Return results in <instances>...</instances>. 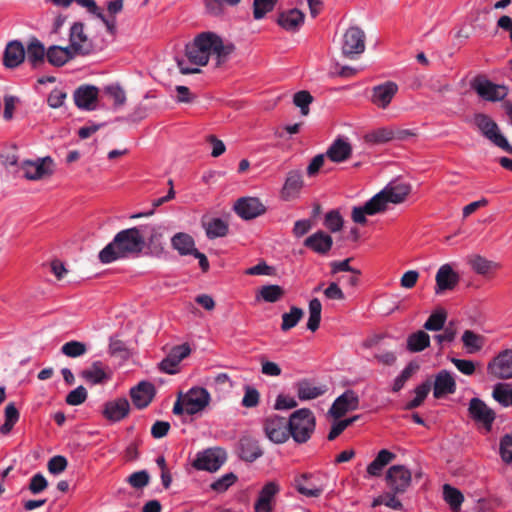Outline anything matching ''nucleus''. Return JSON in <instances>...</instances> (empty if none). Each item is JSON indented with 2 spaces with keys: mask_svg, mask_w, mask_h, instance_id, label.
<instances>
[{
  "mask_svg": "<svg viewBox=\"0 0 512 512\" xmlns=\"http://www.w3.org/2000/svg\"><path fill=\"white\" fill-rule=\"evenodd\" d=\"M185 412L194 415L202 411L210 402L209 392L202 387L191 388L184 396Z\"/></svg>",
  "mask_w": 512,
  "mask_h": 512,
  "instance_id": "f8f14e48",
  "label": "nucleus"
},
{
  "mask_svg": "<svg viewBox=\"0 0 512 512\" xmlns=\"http://www.w3.org/2000/svg\"><path fill=\"white\" fill-rule=\"evenodd\" d=\"M237 480V476L234 473H227L214 481L210 487L212 490L222 493L225 492L230 486H232Z\"/></svg>",
  "mask_w": 512,
  "mask_h": 512,
  "instance_id": "6e6d98bb",
  "label": "nucleus"
},
{
  "mask_svg": "<svg viewBox=\"0 0 512 512\" xmlns=\"http://www.w3.org/2000/svg\"><path fill=\"white\" fill-rule=\"evenodd\" d=\"M130 404L126 398H117L104 404L103 415L112 422H118L128 416Z\"/></svg>",
  "mask_w": 512,
  "mask_h": 512,
  "instance_id": "a878e982",
  "label": "nucleus"
},
{
  "mask_svg": "<svg viewBox=\"0 0 512 512\" xmlns=\"http://www.w3.org/2000/svg\"><path fill=\"white\" fill-rule=\"evenodd\" d=\"M324 224L331 232H338L342 229L343 218L338 211L332 210L326 214Z\"/></svg>",
  "mask_w": 512,
  "mask_h": 512,
  "instance_id": "13d9d810",
  "label": "nucleus"
},
{
  "mask_svg": "<svg viewBox=\"0 0 512 512\" xmlns=\"http://www.w3.org/2000/svg\"><path fill=\"white\" fill-rule=\"evenodd\" d=\"M260 394L257 389L247 386L242 398V405L246 408H253L259 404Z\"/></svg>",
  "mask_w": 512,
  "mask_h": 512,
  "instance_id": "680f3d73",
  "label": "nucleus"
},
{
  "mask_svg": "<svg viewBox=\"0 0 512 512\" xmlns=\"http://www.w3.org/2000/svg\"><path fill=\"white\" fill-rule=\"evenodd\" d=\"M470 87L483 100L502 101L508 94V87L490 81L485 75H477L470 81Z\"/></svg>",
  "mask_w": 512,
  "mask_h": 512,
  "instance_id": "20e7f679",
  "label": "nucleus"
},
{
  "mask_svg": "<svg viewBox=\"0 0 512 512\" xmlns=\"http://www.w3.org/2000/svg\"><path fill=\"white\" fill-rule=\"evenodd\" d=\"M468 410L472 419L482 423L487 430L491 429L495 420V412L484 401L479 398H472Z\"/></svg>",
  "mask_w": 512,
  "mask_h": 512,
  "instance_id": "6ab92c4d",
  "label": "nucleus"
},
{
  "mask_svg": "<svg viewBox=\"0 0 512 512\" xmlns=\"http://www.w3.org/2000/svg\"><path fill=\"white\" fill-rule=\"evenodd\" d=\"M303 187V178L301 171H289L282 188V197L285 200L294 199Z\"/></svg>",
  "mask_w": 512,
  "mask_h": 512,
  "instance_id": "c756f323",
  "label": "nucleus"
},
{
  "mask_svg": "<svg viewBox=\"0 0 512 512\" xmlns=\"http://www.w3.org/2000/svg\"><path fill=\"white\" fill-rule=\"evenodd\" d=\"M352 147L349 142L337 138L327 149L326 156L333 162L341 163L350 158Z\"/></svg>",
  "mask_w": 512,
  "mask_h": 512,
  "instance_id": "2f4dec72",
  "label": "nucleus"
},
{
  "mask_svg": "<svg viewBox=\"0 0 512 512\" xmlns=\"http://www.w3.org/2000/svg\"><path fill=\"white\" fill-rule=\"evenodd\" d=\"M47 486L48 482L46 478L41 473H37L30 480L29 490L33 494H39L42 491H44L47 488Z\"/></svg>",
  "mask_w": 512,
  "mask_h": 512,
  "instance_id": "774afa93",
  "label": "nucleus"
},
{
  "mask_svg": "<svg viewBox=\"0 0 512 512\" xmlns=\"http://www.w3.org/2000/svg\"><path fill=\"white\" fill-rule=\"evenodd\" d=\"M461 340L464 348L469 354L479 352L484 347L486 342V339L483 335L477 334L472 330H465Z\"/></svg>",
  "mask_w": 512,
  "mask_h": 512,
  "instance_id": "e433bc0d",
  "label": "nucleus"
},
{
  "mask_svg": "<svg viewBox=\"0 0 512 512\" xmlns=\"http://www.w3.org/2000/svg\"><path fill=\"white\" fill-rule=\"evenodd\" d=\"M297 396L300 400L316 399L327 392L325 385H315L310 379L304 378L295 383Z\"/></svg>",
  "mask_w": 512,
  "mask_h": 512,
  "instance_id": "cd10ccee",
  "label": "nucleus"
},
{
  "mask_svg": "<svg viewBox=\"0 0 512 512\" xmlns=\"http://www.w3.org/2000/svg\"><path fill=\"white\" fill-rule=\"evenodd\" d=\"M469 264L477 274L483 276H486L499 268L498 263L488 260L480 255L471 256L469 259Z\"/></svg>",
  "mask_w": 512,
  "mask_h": 512,
  "instance_id": "ea45409f",
  "label": "nucleus"
},
{
  "mask_svg": "<svg viewBox=\"0 0 512 512\" xmlns=\"http://www.w3.org/2000/svg\"><path fill=\"white\" fill-rule=\"evenodd\" d=\"M456 391V381L452 374L447 370H441L435 375L433 383V396L441 399L448 394H454Z\"/></svg>",
  "mask_w": 512,
  "mask_h": 512,
  "instance_id": "b1692460",
  "label": "nucleus"
},
{
  "mask_svg": "<svg viewBox=\"0 0 512 512\" xmlns=\"http://www.w3.org/2000/svg\"><path fill=\"white\" fill-rule=\"evenodd\" d=\"M279 491L280 487L275 481L267 482L260 490L254 504L255 512H272L274 498Z\"/></svg>",
  "mask_w": 512,
  "mask_h": 512,
  "instance_id": "4be33fe9",
  "label": "nucleus"
},
{
  "mask_svg": "<svg viewBox=\"0 0 512 512\" xmlns=\"http://www.w3.org/2000/svg\"><path fill=\"white\" fill-rule=\"evenodd\" d=\"M155 387L152 383L141 381L135 387L131 388L130 396L133 404L138 409L146 408L155 396Z\"/></svg>",
  "mask_w": 512,
  "mask_h": 512,
  "instance_id": "5701e85b",
  "label": "nucleus"
},
{
  "mask_svg": "<svg viewBox=\"0 0 512 512\" xmlns=\"http://www.w3.org/2000/svg\"><path fill=\"white\" fill-rule=\"evenodd\" d=\"M296 487L299 493L307 497H319L323 488L308 481V475L303 474L296 480Z\"/></svg>",
  "mask_w": 512,
  "mask_h": 512,
  "instance_id": "37998d69",
  "label": "nucleus"
},
{
  "mask_svg": "<svg viewBox=\"0 0 512 512\" xmlns=\"http://www.w3.org/2000/svg\"><path fill=\"white\" fill-rule=\"evenodd\" d=\"M365 33L357 27L352 26L343 35L341 51L343 56L355 59L365 51Z\"/></svg>",
  "mask_w": 512,
  "mask_h": 512,
  "instance_id": "0eeeda50",
  "label": "nucleus"
},
{
  "mask_svg": "<svg viewBox=\"0 0 512 512\" xmlns=\"http://www.w3.org/2000/svg\"><path fill=\"white\" fill-rule=\"evenodd\" d=\"M398 92V85L395 82L387 81L372 88L371 101L379 108L385 109L391 103Z\"/></svg>",
  "mask_w": 512,
  "mask_h": 512,
  "instance_id": "412c9836",
  "label": "nucleus"
},
{
  "mask_svg": "<svg viewBox=\"0 0 512 512\" xmlns=\"http://www.w3.org/2000/svg\"><path fill=\"white\" fill-rule=\"evenodd\" d=\"M443 333L437 334L434 336L435 341L442 345L444 342H452L454 341L457 331L454 327V324L450 322L448 325H444V328L442 329Z\"/></svg>",
  "mask_w": 512,
  "mask_h": 512,
  "instance_id": "69168bd1",
  "label": "nucleus"
},
{
  "mask_svg": "<svg viewBox=\"0 0 512 512\" xmlns=\"http://www.w3.org/2000/svg\"><path fill=\"white\" fill-rule=\"evenodd\" d=\"M359 406V397L353 390H346L333 402L329 413L334 418H341L348 411L356 410Z\"/></svg>",
  "mask_w": 512,
  "mask_h": 512,
  "instance_id": "a211bd4d",
  "label": "nucleus"
},
{
  "mask_svg": "<svg viewBox=\"0 0 512 512\" xmlns=\"http://www.w3.org/2000/svg\"><path fill=\"white\" fill-rule=\"evenodd\" d=\"M68 462L64 456L56 455L48 461V471L51 474L57 475L62 473L67 468Z\"/></svg>",
  "mask_w": 512,
  "mask_h": 512,
  "instance_id": "e2e57ef3",
  "label": "nucleus"
},
{
  "mask_svg": "<svg viewBox=\"0 0 512 512\" xmlns=\"http://www.w3.org/2000/svg\"><path fill=\"white\" fill-rule=\"evenodd\" d=\"M26 57V51L23 44L18 40L10 41L3 53V65L6 68L13 69L23 63Z\"/></svg>",
  "mask_w": 512,
  "mask_h": 512,
  "instance_id": "393cba45",
  "label": "nucleus"
},
{
  "mask_svg": "<svg viewBox=\"0 0 512 512\" xmlns=\"http://www.w3.org/2000/svg\"><path fill=\"white\" fill-rule=\"evenodd\" d=\"M475 124L482 134L494 145L505 152L512 154V146L509 144L505 136L500 133L497 123L488 115L482 113L476 114Z\"/></svg>",
  "mask_w": 512,
  "mask_h": 512,
  "instance_id": "39448f33",
  "label": "nucleus"
},
{
  "mask_svg": "<svg viewBox=\"0 0 512 512\" xmlns=\"http://www.w3.org/2000/svg\"><path fill=\"white\" fill-rule=\"evenodd\" d=\"M487 372L497 379L512 378V350L506 349L495 356L487 365Z\"/></svg>",
  "mask_w": 512,
  "mask_h": 512,
  "instance_id": "9b49d317",
  "label": "nucleus"
},
{
  "mask_svg": "<svg viewBox=\"0 0 512 512\" xmlns=\"http://www.w3.org/2000/svg\"><path fill=\"white\" fill-rule=\"evenodd\" d=\"M278 0H253V17L255 20H260L265 15L271 12Z\"/></svg>",
  "mask_w": 512,
  "mask_h": 512,
  "instance_id": "603ef678",
  "label": "nucleus"
},
{
  "mask_svg": "<svg viewBox=\"0 0 512 512\" xmlns=\"http://www.w3.org/2000/svg\"><path fill=\"white\" fill-rule=\"evenodd\" d=\"M204 226L209 239L224 237L228 233V224L220 218H213L205 223Z\"/></svg>",
  "mask_w": 512,
  "mask_h": 512,
  "instance_id": "a19ab883",
  "label": "nucleus"
},
{
  "mask_svg": "<svg viewBox=\"0 0 512 512\" xmlns=\"http://www.w3.org/2000/svg\"><path fill=\"white\" fill-rule=\"evenodd\" d=\"M430 346V336L422 330L410 334L407 338V349L410 352L417 353Z\"/></svg>",
  "mask_w": 512,
  "mask_h": 512,
  "instance_id": "58836bf2",
  "label": "nucleus"
},
{
  "mask_svg": "<svg viewBox=\"0 0 512 512\" xmlns=\"http://www.w3.org/2000/svg\"><path fill=\"white\" fill-rule=\"evenodd\" d=\"M289 438L298 444L306 443L312 436L316 419L313 412L308 408H301L294 411L287 420Z\"/></svg>",
  "mask_w": 512,
  "mask_h": 512,
  "instance_id": "7ed1b4c3",
  "label": "nucleus"
},
{
  "mask_svg": "<svg viewBox=\"0 0 512 512\" xmlns=\"http://www.w3.org/2000/svg\"><path fill=\"white\" fill-rule=\"evenodd\" d=\"M446 319V311L444 309H437L431 313L423 327L428 331H440L444 328Z\"/></svg>",
  "mask_w": 512,
  "mask_h": 512,
  "instance_id": "a18cd8bd",
  "label": "nucleus"
},
{
  "mask_svg": "<svg viewBox=\"0 0 512 512\" xmlns=\"http://www.w3.org/2000/svg\"><path fill=\"white\" fill-rule=\"evenodd\" d=\"M431 385L432 384H431L430 380H427L424 383H422L421 385L417 386L415 388L416 396L406 404L405 409L412 410V409L419 407L424 402L429 391L431 390Z\"/></svg>",
  "mask_w": 512,
  "mask_h": 512,
  "instance_id": "09e8293b",
  "label": "nucleus"
},
{
  "mask_svg": "<svg viewBox=\"0 0 512 512\" xmlns=\"http://www.w3.org/2000/svg\"><path fill=\"white\" fill-rule=\"evenodd\" d=\"M53 161L50 157H45L37 161H25L23 163V172L25 178L29 180H39L52 174Z\"/></svg>",
  "mask_w": 512,
  "mask_h": 512,
  "instance_id": "aec40b11",
  "label": "nucleus"
},
{
  "mask_svg": "<svg viewBox=\"0 0 512 512\" xmlns=\"http://www.w3.org/2000/svg\"><path fill=\"white\" fill-rule=\"evenodd\" d=\"M387 208V198L381 190L370 200H368L363 206L353 207L351 217L355 223L364 225L367 222L366 215L373 216L379 213H383L387 210Z\"/></svg>",
  "mask_w": 512,
  "mask_h": 512,
  "instance_id": "423d86ee",
  "label": "nucleus"
},
{
  "mask_svg": "<svg viewBox=\"0 0 512 512\" xmlns=\"http://www.w3.org/2000/svg\"><path fill=\"white\" fill-rule=\"evenodd\" d=\"M191 349L188 344L174 346L168 355L159 363V369L167 374H176L180 362L188 357Z\"/></svg>",
  "mask_w": 512,
  "mask_h": 512,
  "instance_id": "2eb2a0df",
  "label": "nucleus"
},
{
  "mask_svg": "<svg viewBox=\"0 0 512 512\" xmlns=\"http://www.w3.org/2000/svg\"><path fill=\"white\" fill-rule=\"evenodd\" d=\"M435 281V294L442 295L445 291H451L458 285L460 276L449 264H444L438 269Z\"/></svg>",
  "mask_w": 512,
  "mask_h": 512,
  "instance_id": "f3484780",
  "label": "nucleus"
},
{
  "mask_svg": "<svg viewBox=\"0 0 512 512\" xmlns=\"http://www.w3.org/2000/svg\"><path fill=\"white\" fill-rule=\"evenodd\" d=\"M235 46L232 43L224 44L220 36L214 32H202L198 34L193 42L186 45L185 59H177V66L184 75L199 73L198 67H190L188 63L195 66H205L211 54L217 58V66L222 65L234 52Z\"/></svg>",
  "mask_w": 512,
  "mask_h": 512,
  "instance_id": "f257e3e1",
  "label": "nucleus"
},
{
  "mask_svg": "<svg viewBox=\"0 0 512 512\" xmlns=\"http://www.w3.org/2000/svg\"><path fill=\"white\" fill-rule=\"evenodd\" d=\"M171 244L181 255H192L195 248L193 238L186 233H177L171 239Z\"/></svg>",
  "mask_w": 512,
  "mask_h": 512,
  "instance_id": "4c0bfd02",
  "label": "nucleus"
},
{
  "mask_svg": "<svg viewBox=\"0 0 512 512\" xmlns=\"http://www.w3.org/2000/svg\"><path fill=\"white\" fill-rule=\"evenodd\" d=\"M234 211L242 219L251 220L264 214L266 207L256 197H242L235 202Z\"/></svg>",
  "mask_w": 512,
  "mask_h": 512,
  "instance_id": "ddd939ff",
  "label": "nucleus"
},
{
  "mask_svg": "<svg viewBox=\"0 0 512 512\" xmlns=\"http://www.w3.org/2000/svg\"><path fill=\"white\" fill-rule=\"evenodd\" d=\"M284 294V289L279 285H265L258 291L257 298H262L268 303H275L279 301Z\"/></svg>",
  "mask_w": 512,
  "mask_h": 512,
  "instance_id": "c03bdc74",
  "label": "nucleus"
},
{
  "mask_svg": "<svg viewBox=\"0 0 512 512\" xmlns=\"http://www.w3.org/2000/svg\"><path fill=\"white\" fill-rule=\"evenodd\" d=\"M304 312L301 308L292 306L288 313L282 315L281 330L286 332L294 328L302 319Z\"/></svg>",
  "mask_w": 512,
  "mask_h": 512,
  "instance_id": "49530a36",
  "label": "nucleus"
},
{
  "mask_svg": "<svg viewBox=\"0 0 512 512\" xmlns=\"http://www.w3.org/2000/svg\"><path fill=\"white\" fill-rule=\"evenodd\" d=\"M69 49L76 55H88L92 51V43L84 33V24L75 22L70 28Z\"/></svg>",
  "mask_w": 512,
  "mask_h": 512,
  "instance_id": "4468645a",
  "label": "nucleus"
},
{
  "mask_svg": "<svg viewBox=\"0 0 512 512\" xmlns=\"http://www.w3.org/2000/svg\"><path fill=\"white\" fill-rule=\"evenodd\" d=\"M303 244L317 254L326 255L332 248L333 239L329 234L319 230L308 236Z\"/></svg>",
  "mask_w": 512,
  "mask_h": 512,
  "instance_id": "bb28decb",
  "label": "nucleus"
},
{
  "mask_svg": "<svg viewBox=\"0 0 512 512\" xmlns=\"http://www.w3.org/2000/svg\"><path fill=\"white\" fill-rule=\"evenodd\" d=\"M25 51V58H27V61L33 68H38L44 63L47 50L45 49L43 43L37 38L33 37L30 39Z\"/></svg>",
  "mask_w": 512,
  "mask_h": 512,
  "instance_id": "7c9ffc66",
  "label": "nucleus"
},
{
  "mask_svg": "<svg viewBox=\"0 0 512 512\" xmlns=\"http://www.w3.org/2000/svg\"><path fill=\"white\" fill-rule=\"evenodd\" d=\"M443 498L449 504L454 512H458L464 501V496L460 490L449 484L443 486Z\"/></svg>",
  "mask_w": 512,
  "mask_h": 512,
  "instance_id": "79ce46f5",
  "label": "nucleus"
},
{
  "mask_svg": "<svg viewBox=\"0 0 512 512\" xmlns=\"http://www.w3.org/2000/svg\"><path fill=\"white\" fill-rule=\"evenodd\" d=\"M500 453L504 462H512V432L501 439Z\"/></svg>",
  "mask_w": 512,
  "mask_h": 512,
  "instance_id": "0e129e2a",
  "label": "nucleus"
},
{
  "mask_svg": "<svg viewBox=\"0 0 512 512\" xmlns=\"http://www.w3.org/2000/svg\"><path fill=\"white\" fill-rule=\"evenodd\" d=\"M412 475L403 465H393L386 473V482L394 494H403L407 491L411 484Z\"/></svg>",
  "mask_w": 512,
  "mask_h": 512,
  "instance_id": "1a4fd4ad",
  "label": "nucleus"
},
{
  "mask_svg": "<svg viewBox=\"0 0 512 512\" xmlns=\"http://www.w3.org/2000/svg\"><path fill=\"white\" fill-rule=\"evenodd\" d=\"M365 140L372 144H383L394 140L393 129L388 127L378 128L366 134Z\"/></svg>",
  "mask_w": 512,
  "mask_h": 512,
  "instance_id": "de8ad7c7",
  "label": "nucleus"
},
{
  "mask_svg": "<svg viewBox=\"0 0 512 512\" xmlns=\"http://www.w3.org/2000/svg\"><path fill=\"white\" fill-rule=\"evenodd\" d=\"M512 390L509 389V384L497 383L492 392L495 401L504 407H508L511 401Z\"/></svg>",
  "mask_w": 512,
  "mask_h": 512,
  "instance_id": "8fccbe9b",
  "label": "nucleus"
},
{
  "mask_svg": "<svg viewBox=\"0 0 512 512\" xmlns=\"http://www.w3.org/2000/svg\"><path fill=\"white\" fill-rule=\"evenodd\" d=\"M98 95L99 89L96 86L84 84L74 91L73 100L79 109L92 111L96 109Z\"/></svg>",
  "mask_w": 512,
  "mask_h": 512,
  "instance_id": "dca6fc26",
  "label": "nucleus"
},
{
  "mask_svg": "<svg viewBox=\"0 0 512 512\" xmlns=\"http://www.w3.org/2000/svg\"><path fill=\"white\" fill-rule=\"evenodd\" d=\"M67 98V92L61 88H54L48 95L47 103L53 109L60 108Z\"/></svg>",
  "mask_w": 512,
  "mask_h": 512,
  "instance_id": "052dcab7",
  "label": "nucleus"
},
{
  "mask_svg": "<svg viewBox=\"0 0 512 512\" xmlns=\"http://www.w3.org/2000/svg\"><path fill=\"white\" fill-rule=\"evenodd\" d=\"M226 461V453L220 449H207L199 452L193 461V467L197 470L217 471Z\"/></svg>",
  "mask_w": 512,
  "mask_h": 512,
  "instance_id": "9d476101",
  "label": "nucleus"
},
{
  "mask_svg": "<svg viewBox=\"0 0 512 512\" xmlns=\"http://www.w3.org/2000/svg\"><path fill=\"white\" fill-rule=\"evenodd\" d=\"M263 455L258 440L250 437L243 436L239 440V456L246 462H254Z\"/></svg>",
  "mask_w": 512,
  "mask_h": 512,
  "instance_id": "c85d7f7f",
  "label": "nucleus"
},
{
  "mask_svg": "<svg viewBox=\"0 0 512 512\" xmlns=\"http://www.w3.org/2000/svg\"><path fill=\"white\" fill-rule=\"evenodd\" d=\"M87 396L86 388L84 386H78L67 394L66 403L71 406H78L86 401Z\"/></svg>",
  "mask_w": 512,
  "mask_h": 512,
  "instance_id": "4d7b16f0",
  "label": "nucleus"
},
{
  "mask_svg": "<svg viewBox=\"0 0 512 512\" xmlns=\"http://www.w3.org/2000/svg\"><path fill=\"white\" fill-rule=\"evenodd\" d=\"M385 197L387 198V202L392 204H400L404 202L407 196L411 192V187L405 183H399L395 185H388L383 190Z\"/></svg>",
  "mask_w": 512,
  "mask_h": 512,
  "instance_id": "f704fd0d",
  "label": "nucleus"
},
{
  "mask_svg": "<svg viewBox=\"0 0 512 512\" xmlns=\"http://www.w3.org/2000/svg\"><path fill=\"white\" fill-rule=\"evenodd\" d=\"M81 377L93 385L101 384L109 379V375L104 370L103 364L100 361L93 362L89 368L83 370Z\"/></svg>",
  "mask_w": 512,
  "mask_h": 512,
  "instance_id": "c9c22d12",
  "label": "nucleus"
},
{
  "mask_svg": "<svg viewBox=\"0 0 512 512\" xmlns=\"http://www.w3.org/2000/svg\"><path fill=\"white\" fill-rule=\"evenodd\" d=\"M419 369V365L415 362H410L401 374L396 377L392 387L393 392H399L405 385V383L411 378V376Z\"/></svg>",
  "mask_w": 512,
  "mask_h": 512,
  "instance_id": "3c124183",
  "label": "nucleus"
},
{
  "mask_svg": "<svg viewBox=\"0 0 512 512\" xmlns=\"http://www.w3.org/2000/svg\"><path fill=\"white\" fill-rule=\"evenodd\" d=\"M61 351L68 357H79L86 353L87 347L84 343L79 341H69L61 347Z\"/></svg>",
  "mask_w": 512,
  "mask_h": 512,
  "instance_id": "5fc2aeb1",
  "label": "nucleus"
},
{
  "mask_svg": "<svg viewBox=\"0 0 512 512\" xmlns=\"http://www.w3.org/2000/svg\"><path fill=\"white\" fill-rule=\"evenodd\" d=\"M76 56V53L72 52L69 49V46L67 47H61L57 45L50 46L47 49L46 58L48 62L56 67H61L65 65L67 62H69L71 59H73Z\"/></svg>",
  "mask_w": 512,
  "mask_h": 512,
  "instance_id": "72a5a7b5",
  "label": "nucleus"
},
{
  "mask_svg": "<svg viewBox=\"0 0 512 512\" xmlns=\"http://www.w3.org/2000/svg\"><path fill=\"white\" fill-rule=\"evenodd\" d=\"M263 431L266 437L275 444H283L289 439L287 419L276 414L264 419Z\"/></svg>",
  "mask_w": 512,
  "mask_h": 512,
  "instance_id": "6e6552de",
  "label": "nucleus"
},
{
  "mask_svg": "<svg viewBox=\"0 0 512 512\" xmlns=\"http://www.w3.org/2000/svg\"><path fill=\"white\" fill-rule=\"evenodd\" d=\"M150 476L146 470H141L132 473L128 479L127 482L136 489L144 488L149 484Z\"/></svg>",
  "mask_w": 512,
  "mask_h": 512,
  "instance_id": "bf43d9fd",
  "label": "nucleus"
},
{
  "mask_svg": "<svg viewBox=\"0 0 512 512\" xmlns=\"http://www.w3.org/2000/svg\"><path fill=\"white\" fill-rule=\"evenodd\" d=\"M313 102V96L306 90L299 91L294 94L293 103L300 108L301 114L307 116L309 114V105Z\"/></svg>",
  "mask_w": 512,
  "mask_h": 512,
  "instance_id": "864d4df0",
  "label": "nucleus"
},
{
  "mask_svg": "<svg viewBox=\"0 0 512 512\" xmlns=\"http://www.w3.org/2000/svg\"><path fill=\"white\" fill-rule=\"evenodd\" d=\"M304 14L294 8L279 14L277 23L285 30L296 31L304 22Z\"/></svg>",
  "mask_w": 512,
  "mask_h": 512,
  "instance_id": "473e14b6",
  "label": "nucleus"
},
{
  "mask_svg": "<svg viewBox=\"0 0 512 512\" xmlns=\"http://www.w3.org/2000/svg\"><path fill=\"white\" fill-rule=\"evenodd\" d=\"M105 92L109 97H111L114 101L115 106H122L126 102V94L125 91L119 86H108L105 89Z\"/></svg>",
  "mask_w": 512,
  "mask_h": 512,
  "instance_id": "338daca9",
  "label": "nucleus"
},
{
  "mask_svg": "<svg viewBox=\"0 0 512 512\" xmlns=\"http://www.w3.org/2000/svg\"><path fill=\"white\" fill-rule=\"evenodd\" d=\"M145 247V238L138 227L119 231L98 255L99 261L109 264L119 259L138 256Z\"/></svg>",
  "mask_w": 512,
  "mask_h": 512,
  "instance_id": "f03ea898",
  "label": "nucleus"
}]
</instances>
